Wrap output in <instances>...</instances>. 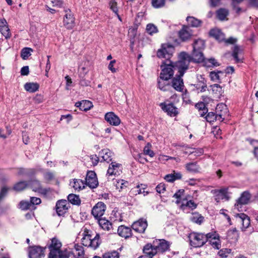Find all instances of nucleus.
<instances>
[{
    "instance_id": "obj_36",
    "label": "nucleus",
    "mask_w": 258,
    "mask_h": 258,
    "mask_svg": "<svg viewBox=\"0 0 258 258\" xmlns=\"http://www.w3.org/2000/svg\"><path fill=\"white\" fill-rule=\"evenodd\" d=\"M237 217L240 218V222L242 224V228L246 229L250 224L249 217L244 213L237 214Z\"/></svg>"
},
{
    "instance_id": "obj_58",
    "label": "nucleus",
    "mask_w": 258,
    "mask_h": 258,
    "mask_svg": "<svg viewBox=\"0 0 258 258\" xmlns=\"http://www.w3.org/2000/svg\"><path fill=\"white\" fill-rule=\"evenodd\" d=\"M72 254L71 251L68 250L67 249L59 251V253L56 254L57 258H69Z\"/></svg>"
},
{
    "instance_id": "obj_29",
    "label": "nucleus",
    "mask_w": 258,
    "mask_h": 258,
    "mask_svg": "<svg viewBox=\"0 0 258 258\" xmlns=\"http://www.w3.org/2000/svg\"><path fill=\"white\" fill-rule=\"evenodd\" d=\"M185 168L190 173H198L201 172V168L197 161L187 163L185 165Z\"/></svg>"
},
{
    "instance_id": "obj_55",
    "label": "nucleus",
    "mask_w": 258,
    "mask_h": 258,
    "mask_svg": "<svg viewBox=\"0 0 258 258\" xmlns=\"http://www.w3.org/2000/svg\"><path fill=\"white\" fill-rule=\"evenodd\" d=\"M204 217L198 214H195L191 217L190 220L197 224H201L204 221Z\"/></svg>"
},
{
    "instance_id": "obj_49",
    "label": "nucleus",
    "mask_w": 258,
    "mask_h": 258,
    "mask_svg": "<svg viewBox=\"0 0 258 258\" xmlns=\"http://www.w3.org/2000/svg\"><path fill=\"white\" fill-rule=\"evenodd\" d=\"M205 63V65L207 67H213L219 66V63L217 60L214 58H211L209 59H206L203 61Z\"/></svg>"
},
{
    "instance_id": "obj_44",
    "label": "nucleus",
    "mask_w": 258,
    "mask_h": 258,
    "mask_svg": "<svg viewBox=\"0 0 258 258\" xmlns=\"http://www.w3.org/2000/svg\"><path fill=\"white\" fill-rule=\"evenodd\" d=\"M85 182L82 179H74L73 187L75 190H80L85 188Z\"/></svg>"
},
{
    "instance_id": "obj_56",
    "label": "nucleus",
    "mask_w": 258,
    "mask_h": 258,
    "mask_svg": "<svg viewBox=\"0 0 258 258\" xmlns=\"http://www.w3.org/2000/svg\"><path fill=\"white\" fill-rule=\"evenodd\" d=\"M19 206L22 210H33L30 202L22 201L19 203Z\"/></svg>"
},
{
    "instance_id": "obj_25",
    "label": "nucleus",
    "mask_w": 258,
    "mask_h": 258,
    "mask_svg": "<svg viewBox=\"0 0 258 258\" xmlns=\"http://www.w3.org/2000/svg\"><path fill=\"white\" fill-rule=\"evenodd\" d=\"M143 252L147 258H153L157 254L152 243H148L145 244L143 248Z\"/></svg>"
},
{
    "instance_id": "obj_18",
    "label": "nucleus",
    "mask_w": 258,
    "mask_h": 258,
    "mask_svg": "<svg viewBox=\"0 0 258 258\" xmlns=\"http://www.w3.org/2000/svg\"><path fill=\"white\" fill-rule=\"evenodd\" d=\"M122 166L121 164L111 161L107 171V176L119 175L122 173Z\"/></svg>"
},
{
    "instance_id": "obj_38",
    "label": "nucleus",
    "mask_w": 258,
    "mask_h": 258,
    "mask_svg": "<svg viewBox=\"0 0 258 258\" xmlns=\"http://www.w3.org/2000/svg\"><path fill=\"white\" fill-rule=\"evenodd\" d=\"M99 226L105 230H109L112 227V223L105 218H100L98 219Z\"/></svg>"
},
{
    "instance_id": "obj_41",
    "label": "nucleus",
    "mask_w": 258,
    "mask_h": 258,
    "mask_svg": "<svg viewBox=\"0 0 258 258\" xmlns=\"http://www.w3.org/2000/svg\"><path fill=\"white\" fill-rule=\"evenodd\" d=\"M182 177V175L180 172H175L173 171V173L168 174L166 175L164 179L169 182H172L176 180L180 179Z\"/></svg>"
},
{
    "instance_id": "obj_21",
    "label": "nucleus",
    "mask_w": 258,
    "mask_h": 258,
    "mask_svg": "<svg viewBox=\"0 0 258 258\" xmlns=\"http://www.w3.org/2000/svg\"><path fill=\"white\" fill-rule=\"evenodd\" d=\"M118 235L124 239H128L132 237L133 232L132 227L121 225L117 229Z\"/></svg>"
},
{
    "instance_id": "obj_26",
    "label": "nucleus",
    "mask_w": 258,
    "mask_h": 258,
    "mask_svg": "<svg viewBox=\"0 0 258 258\" xmlns=\"http://www.w3.org/2000/svg\"><path fill=\"white\" fill-rule=\"evenodd\" d=\"M146 188L147 185L145 184H141V185H138L131 189L129 192V195L132 197L142 194L144 196H146L149 194L148 191L145 190Z\"/></svg>"
},
{
    "instance_id": "obj_15",
    "label": "nucleus",
    "mask_w": 258,
    "mask_h": 258,
    "mask_svg": "<svg viewBox=\"0 0 258 258\" xmlns=\"http://www.w3.org/2000/svg\"><path fill=\"white\" fill-rule=\"evenodd\" d=\"M106 206L102 202H99L93 207L91 214L95 219L101 218L104 214Z\"/></svg>"
},
{
    "instance_id": "obj_57",
    "label": "nucleus",
    "mask_w": 258,
    "mask_h": 258,
    "mask_svg": "<svg viewBox=\"0 0 258 258\" xmlns=\"http://www.w3.org/2000/svg\"><path fill=\"white\" fill-rule=\"evenodd\" d=\"M151 145L148 143L144 147L143 152L144 154L146 155H149L150 157H153L155 155V153L153 150H151L150 148Z\"/></svg>"
},
{
    "instance_id": "obj_43",
    "label": "nucleus",
    "mask_w": 258,
    "mask_h": 258,
    "mask_svg": "<svg viewBox=\"0 0 258 258\" xmlns=\"http://www.w3.org/2000/svg\"><path fill=\"white\" fill-rule=\"evenodd\" d=\"M192 47L194 49L203 51L205 48V42L200 38L196 39L192 44Z\"/></svg>"
},
{
    "instance_id": "obj_53",
    "label": "nucleus",
    "mask_w": 258,
    "mask_h": 258,
    "mask_svg": "<svg viewBox=\"0 0 258 258\" xmlns=\"http://www.w3.org/2000/svg\"><path fill=\"white\" fill-rule=\"evenodd\" d=\"M220 74H223V72L222 71H212L210 73V77L211 80L213 81H218L219 83H221L220 79Z\"/></svg>"
},
{
    "instance_id": "obj_48",
    "label": "nucleus",
    "mask_w": 258,
    "mask_h": 258,
    "mask_svg": "<svg viewBox=\"0 0 258 258\" xmlns=\"http://www.w3.org/2000/svg\"><path fill=\"white\" fill-rule=\"evenodd\" d=\"M115 182L116 183L114 182V184H115L116 189H118L119 190L126 187L128 184V181L123 179L116 180Z\"/></svg>"
},
{
    "instance_id": "obj_59",
    "label": "nucleus",
    "mask_w": 258,
    "mask_h": 258,
    "mask_svg": "<svg viewBox=\"0 0 258 258\" xmlns=\"http://www.w3.org/2000/svg\"><path fill=\"white\" fill-rule=\"evenodd\" d=\"M151 3L154 8H160L164 6L165 0H152Z\"/></svg>"
},
{
    "instance_id": "obj_19",
    "label": "nucleus",
    "mask_w": 258,
    "mask_h": 258,
    "mask_svg": "<svg viewBox=\"0 0 258 258\" xmlns=\"http://www.w3.org/2000/svg\"><path fill=\"white\" fill-rule=\"evenodd\" d=\"M251 198V195L248 191H243L240 195V197L237 200L235 204V208L238 210L239 208L241 207L242 205L248 204Z\"/></svg>"
},
{
    "instance_id": "obj_1",
    "label": "nucleus",
    "mask_w": 258,
    "mask_h": 258,
    "mask_svg": "<svg viewBox=\"0 0 258 258\" xmlns=\"http://www.w3.org/2000/svg\"><path fill=\"white\" fill-rule=\"evenodd\" d=\"M180 59L176 62V68H177L178 74L175 77L171 79V88L172 87L176 91L179 92H183L184 89L183 80L182 77L186 71L188 69L189 61L188 55L185 52H182L180 55Z\"/></svg>"
},
{
    "instance_id": "obj_62",
    "label": "nucleus",
    "mask_w": 258,
    "mask_h": 258,
    "mask_svg": "<svg viewBox=\"0 0 258 258\" xmlns=\"http://www.w3.org/2000/svg\"><path fill=\"white\" fill-rule=\"evenodd\" d=\"M30 202L31 206L32 207L33 209L34 210V209H36L35 205L40 204L41 202V200L39 198L31 197Z\"/></svg>"
},
{
    "instance_id": "obj_54",
    "label": "nucleus",
    "mask_w": 258,
    "mask_h": 258,
    "mask_svg": "<svg viewBox=\"0 0 258 258\" xmlns=\"http://www.w3.org/2000/svg\"><path fill=\"white\" fill-rule=\"evenodd\" d=\"M119 253L115 250L108 251L102 255V258H119Z\"/></svg>"
},
{
    "instance_id": "obj_51",
    "label": "nucleus",
    "mask_w": 258,
    "mask_h": 258,
    "mask_svg": "<svg viewBox=\"0 0 258 258\" xmlns=\"http://www.w3.org/2000/svg\"><path fill=\"white\" fill-rule=\"evenodd\" d=\"M194 86L196 90L198 91V92H205L207 88V83H206L205 82H198V83L195 84Z\"/></svg>"
},
{
    "instance_id": "obj_28",
    "label": "nucleus",
    "mask_w": 258,
    "mask_h": 258,
    "mask_svg": "<svg viewBox=\"0 0 258 258\" xmlns=\"http://www.w3.org/2000/svg\"><path fill=\"white\" fill-rule=\"evenodd\" d=\"M36 173V170L34 168H25L20 167L18 168V175L19 176H26L31 178L33 177Z\"/></svg>"
},
{
    "instance_id": "obj_60",
    "label": "nucleus",
    "mask_w": 258,
    "mask_h": 258,
    "mask_svg": "<svg viewBox=\"0 0 258 258\" xmlns=\"http://www.w3.org/2000/svg\"><path fill=\"white\" fill-rule=\"evenodd\" d=\"M239 47L238 45H235L232 50V56L236 62H240V59L238 58V53H239Z\"/></svg>"
},
{
    "instance_id": "obj_45",
    "label": "nucleus",
    "mask_w": 258,
    "mask_h": 258,
    "mask_svg": "<svg viewBox=\"0 0 258 258\" xmlns=\"http://www.w3.org/2000/svg\"><path fill=\"white\" fill-rule=\"evenodd\" d=\"M229 12L227 9L220 8L216 12L217 17L220 20H224L228 16Z\"/></svg>"
},
{
    "instance_id": "obj_24",
    "label": "nucleus",
    "mask_w": 258,
    "mask_h": 258,
    "mask_svg": "<svg viewBox=\"0 0 258 258\" xmlns=\"http://www.w3.org/2000/svg\"><path fill=\"white\" fill-rule=\"evenodd\" d=\"M113 153L108 149H104L99 153V157L102 159L101 162L105 161L109 163L112 161Z\"/></svg>"
},
{
    "instance_id": "obj_34",
    "label": "nucleus",
    "mask_w": 258,
    "mask_h": 258,
    "mask_svg": "<svg viewBox=\"0 0 258 258\" xmlns=\"http://www.w3.org/2000/svg\"><path fill=\"white\" fill-rule=\"evenodd\" d=\"M101 243V240L100 239V234L99 233H96L94 237L92 236L89 247L93 249H96L99 246Z\"/></svg>"
},
{
    "instance_id": "obj_32",
    "label": "nucleus",
    "mask_w": 258,
    "mask_h": 258,
    "mask_svg": "<svg viewBox=\"0 0 258 258\" xmlns=\"http://www.w3.org/2000/svg\"><path fill=\"white\" fill-rule=\"evenodd\" d=\"M75 106L79 108L82 111H87L93 107V105L92 102L84 100L76 102L75 103Z\"/></svg>"
},
{
    "instance_id": "obj_47",
    "label": "nucleus",
    "mask_w": 258,
    "mask_h": 258,
    "mask_svg": "<svg viewBox=\"0 0 258 258\" xmlns=\"http://www.w3.org/2000/svg\"><path fill=\"white\" fill-rule=\"evenodd\" d=\"M0 32L7 40L10 39L12 36V34L9 28L8 24L1 28L0 29Z\"/></svg>"
},
{
    "instance_id": "obj_23",
    "label": "nucleus",
    "mask_w": 258,
    "mask_h": 258,
    "mask_svg": "<svg viewBox=\"0 0 258 258\" xmlns=\"http://www.w3.org/2000/svg\"><path fill=\"white\" fill-rule=\"evenodd\" d=\"M105 120L110 124L117 126L120 123V119L119 117L113 112H109L105 114Z\"/></svg>"
},
{
    "instance_id": "obj_4",
    "label": "nucleus",
    "mask_w": 258,
    "mask_h": 258,
    "mask_svg": "<svg viewBox=\"0 0 258 258\" xmlns=\"http://www.w3.org/2000/svg\"><path fill=\"white\" fill-rule=\"evenodd\" d=\"M188 238L189 244L194 247H201L207 242L208 233L191 232L189 233Z\"/></svg>"
},
{
    "instance_id": "obj_22",
    "label": "nucleus",
    "mask_w": 258,
    "mask_h": 258,
    "mask_svg": "<svg viewBox=\"0 0 258 258\" xmlns=\"http://www.w3.org/2000/svg\"><path fill=\"white\" fill-rule=\"evenodd\" d=\"M203 51L202 50L193 49L191 53V56L186 53L189 56L188 59L189 62L192 60L193 61L198 63L203 62L205 60Z\"/></svg>"
},
{
    "instance_id": "obj_35",
    "label": "nucleus",
    "mask_w": 258,
    "mask_h": 258,
    "mask_svg": "<svg viewBox=\"0 0 258 258\" xmlns=\"http://www.w3.org/2000/svg\"><path fill=\"white\" fill-rule=\"evenodd\" d=\"M39 85L37 83L28 82L24 85L25 90L30 93H34L38 90Z\"/></svg>"
},
{
    "instance_id": "obj_3",
    "label": "nucleus",
    "mask_w": 258,
    "mask_h": 258,
    "mask_svg": "<svg viewBox=\"0 0 258 258\" xmlns=\"http://www.w3.org/2000/svg\"><path fill=\"white\" fill-rule=\"evenodd\" d=\"M216 113L213 112H208L205 116L208 122L210 123L216 120L223 121L225 119V115L227 113V108L224 104H218L216 108Z\"/></svg>"
},
{
    "instance_id": "obj_8",
    "label": "nucleus",
    "mask_w": 258,
    "mask_h": 258,
    "mask_svg": "<svg viewBox=\"0 0 258 258\" xmlns=\"http://www.w3.org/2000/svg\"><path fill=\"white\" fill-rule=\"evenodd\" d=\"M174 50V47L172 45L168 43L162 44L161 48L157 52V56L160 58L169 59Z\"/></svg>"
},
{
    "instance_id": "obj_11",
    "label": "nucleus",
    "mask_w": 258,
    "mask_h": 258,
    "mask_svg": "<svg viewBox=\"0 0 258 258\" xmlns=\"http://www.w3.org/2000/svg\"><path fill=\"white\" fill-rule=\"evenodd\" d=\"M64 12L66 14L63 20V25L68 30H72L75 26V18L69 8H64Z\"/></svg>"
},
{
    "instance_id": "obj_2",
    "label": "nucleus",
    "mask_w": 258,
    "mask_h": 258,
    "mask_svg": "<svg viewBox=\"0 0 258 258\" xmlns=\"http://www.w3.org/2000/svg\"><path fill=\"white\" fill-rule=\"evenodd\" d=\"M176 62L174 63L170 59L163 61L160 66L161 71L160 74V79L162 80H169L174 75V70H177L176 67Z\"/></svg>"
},
{
    "instance_id": "obj_10",
    "label": "nucleus",
    "mask_w": 258,
    "mask_h": 258,
    "mask_svg": "<svg viewBox=\"0 0 258 258\" xmlns=\"http://www.w3.org/2000/svg\"><path fill=\"white\" fill-rule=\"evenodd\" d=\"M61 243L56 237H53L51 239V243L48 245V248L49 249L48 258H57L56 254L59 253L61 247Z\"/></svg>"
},
{
    "instance_id": "obj_52",
    "label": "nucleus",
    "mask_w": 258,
    "mask_h": 258,
    "mask_svg": "<svg viewBox=\"0 0 258 258\" xmlns=\"http://www.w3.org/2000/svg\"><path fill=\"white\" fill-rule=\"evenodd\" d=\"M75 248L76 251H77L75 256L77 258H83L84 255L83 247L81 245L77 244L75 245Z\"/></svg>"
},
{
    "instance_id": "obj_6",
    "label": "nucleus",
    "mask_w": 258,
    "mask_h": 258,
    "mask_svg": "<svg viewBox=\"0 0 258 258\" xmlns=\"http://www.w3.org/2000/svg\"><path fill=\"white\" fill-rule=\"evenodd\" d=\"M161 109L170 117H176L179 114V110L175 105L168 100L159 104Z\"/></svg>"
},
{
    "instance_id": "obj_13",
    "label": "nucleus",
    "mask_w": 258,
    "mask_h": 258,
    "mask_svg": "<svg viewBox=\"0 0 258 258\" xmlns=\"http://www.w3.org/2000/svg\"><path fill=\"white\" fill-rule=\"evenodd\" d=\"M211 192L215 195V200L217 202H219L221 200H225L229 201L230 197L228 195V188H222L220 189H213L211 190Z\"/></svg>"
},
{
    "instance_id": "obj_61",
    "label": "nucleus",
    "mask_w": 258,
    "mask_h": 258,
    "mask_svg": "<svg viewBox=\"0 0 258 258\" xmlns=\"http://www.w3.org/2000/svg\"><path fill=\"white\" fill-rule=\"evenodd\" d=\"M243 0H232V5L233 9L235 10L236 13L239 14L241 11V9L240 7H237V5L242 2Z\"/></svg>"
},
{
    "instance_id": "obj_5",
    "label": "nucleus",
    "mask_w": 258,
    "mask_h": 258,
    "mask_svg": "<svg viewBox=\"0 0 258 258\" xmlns=\"http://www.w3.org/2000/svg\"><path fill=\"white\" fill-rule=\"evenodd\" d=\"M28 185L33 191L37 192L44 197H46L48 193L52 191V188L50 187L42 188L40 182L35 178L29 180Z\"/></svg>"
},
{
    "instance_id": "obj_64",
    "label": "nucleus",
    "mask_w": 258,
    "mask_h": 258,
    "mask_svg": "<svg viewBox=\"0 0 258 258\" xmlns=\"http://www.w3.org/2000/svg\"><path fill=\"white\" fill-rule=\"evenodd\" d=\"M110 9L115 13H118V10L117 7V3L115 0H110L109 3Z\"/></svg>"
},
{
    "instance_id": "obj_9",
    "label": "nucleus",
    "mask_w": 258,
    "mask_h": 258,
    "mask_svg": "<svg viewBox=\"0 0 258 258\" xmlns=\"http://www.w3.org/2000/svg\"><path fill=\"white\" fill-rule=\"evenodd\" d=\"M46 246L42 247L38 245L29 246L28 247L29 258H43Z\"/></svg>"
},
{
    "instance_id": "obj_20",
    "label": "nucleus",
    "mask_w": 258,
    "mask_h": 258,
    "mask_svg": "<svg viewBox=\"0 0 258 258\" xmlns=\"http://www.w3.org/2000/svg\"><path fill=\"white\" fill-rule=\"evenodd\" d=\"M209 99V98L207 96H203V101H199L194 104L195 107L198 110L201 117H204L208 112V109L205 102L207 101Z\"/></svg>"
},
{
    "instance_id": "obj_31",
    "label": "nucleus",
    "mask_w": 258,
    "mask_h": 258,
    "mask_svg": "<svg viewBox=\"0 0 258 258\" xmlns=\"http://www.w3.org/2000/svg\"><path fill=\"white\" fill-rule=\"evenodd\" d=\"M83 237L82 238V244L85 246L88 247L89 246L90 242H91V238L93 234L92 231L88 230L87 228H85L83 234Z\"/></svg>"
},
{
    "instance_id": "obj_16",
    "label": "nucleus",
    "mask_w": 258,
    "mask_h": 258,
    "mask_svg": "<svg viewBox=\"0 0 258 258\" xmlns=\"http://www.w3.org/2000/svg\"><path fill=\"white\" fill-rule=\"evenodd\" d=\"M208 238L207 242L215 249H219L221 248V240L219 234L216 232L208 233Z\"/></svg>"
},
{
    "instance_id": "obj_46",
    "label": "nucleus",
    "mask_w": 258,
    "mask_h": 258,
    "mask_svg": "<svg viewBox=\"0 0 258 258\" xmlns=\"http://www.w3.org/2000/svg\"><path fill=\"white\" fill-rule=\"evenodd\" d=\"M33 50L30 47H24L21 51V57L24 60L27 59L31 55V52Z\"/></svg>"
},
{
    "instance_id": "obj_27",
    "label": "nucleus",
    "mask_w": 258,
    "mask_h": 258,
    "mask_svg": "<svg viewBox=\"0 0 258 258\" xmlns=\"http://www.w3.org/2000/svg\"><path fill=\"white\" fill-rule=\"evenodd\" d=\"M187 26H183L178 32V37L182 42H185L190 39L192 34L188 31Z\"/></svg>"
},
{
    "instance_id": "obj_33",
    "label": "nucleus",
    "mask_w": 258,
    "mask_h": 258,
    "mask_svg": "<svg viewBox=\"0 0 258 258\" xmlns=\"http://www.w3.org/2000/svg\"><path fill=\"white\" fill-rule=\"evenodd\" d=\"M209 36L214 38L219 42L223 41L224 40V34L220 29H212L209 31Z\"/></svg>"
},
{
    "instance_id": "obj_40",
    "label": "nucleus",
    "mask_w": 258,
    "mask_h": 258,
    "mask_svg": "<svg viewBox=\"0 0 258 258\" xmlns=\"http://www.w3.org/2000/svg\"><path fill=\"white\" fill-rule=\"evenodd\" d=\"M186 21L189 26L192 27H198L201 26L202 21L194 17L188 16L186 19Z\"/></svg>"
},
{
    "instance_id": "obj_17",
    "label": "nucleus",
    "mask_w": 258,
    "mask_h": 258,
    "mask_svg": "<svg viewBox=\"0 0 258 258\" xmlns=\"http://www.w3.org/2000/svg\"><path fill=\"white\" fill-rule=\"evenodd\" d=\"M147 226V220L144 218H141L132 224V228L137 232L144 233Z\"/></svg>"
},
{
    "instance_id": "obj_63",
    "label": "nucleus",
    "mask_w": 258,
    "mask_h": 258,
    "mask_svg": "<svg viewBox=\"0 0 258 258\" xmlns=\"http://www.w3.org/2000/svg\"><path fill=\"white\" fill-rule=\"evenodd\" d=\"M184 207H187L191 210H194L197 208V205L192 200H189L187 201L185 204H182L181 205L182 208Z\"/></svg>"
},
{
    "instance_id": "obj_39",
    "label": "nucleus",
    "mask_w": 258,
    "mask_h": 258,
    "mask_svg": "<svg viewBox=\"0 0 258 258\" xmlns=\"http://www.w3.org/2000/svg\"><path fill=\"white\" fill-rule=\"evenodd\" d=\"M28 187V181L21 180L16 182L13 187V189L16 191H21Z\"/></svg>"
},
{
    "instance_id": "obj_30",
    "label": "nucleus",
    "mask_w": 258,
    "mask_h": 258,
    "mask_svg": "<svg viewBox=\"0 0 258 258\" xmlns=\"http://www.w3.org/2000/svg\"><path fill=\"white\" fill-rule=\"evenodd\" d=\"M226 237L231 242H236L239 238L238 230L235 227L229 229L227 232Z\"/></svg>"
},
{
    "instance_id": "obj_12",
    "label": "nucleus",
    "mask_w": 258,
    "mask_h": 258,
    "mask_svg": "<svg viewBox=\"0 0 258 258\" xmlns=\"http://www.w3.org/2000/svg\"><path fill=\"white\" fill-rule=\"evenodd\" d=\"M70 204L66 200H59L56 203L54 209L57 216L64 217L68 212Z\"/></svg>"
},
{
    "instance_id": "obj_37",
    "label": "nucleus",
    "mask_w": 258,
    "mask_h": 258,
    "mask_svg": "<svg viewBox=\"0 0 258 258\" xmlns=\"http://www.w3.org/2000/svg\"><path fill=\"white\" fill-rule=\"evenodd\" d=\"M168 80H162L160 79V77L157 79L158 87V88L163 91H167L171 89V84L167 82Z\"/></svg>"
},
{
    "instance_id": "obj_50",
    "label": "nucleus",
    "mask_w": 258,
    "mask_h": 258,
    "mask_svg": "<svg viewBox=\"0 0 258 258\" xmlns=\"http://www.w3.org/2000/svg\"><path fill=\"white\" fill-rule=\"evenodd\" d=\"M146 30L147 33L150 35L158 32L157 27L153 24H148L147 25Z\"/></svg>"
},
{
    "instance_id": "obj_14",
    "label": "nucleus",
    "mask_w": 258,
    "mask_h": 258,
    "mask_svg": "<svg viewBox=\"0 0 258 258\" xmlns=\"http://www.w3.org/2000/svg\"><path fill=\"white\" fill-rule=\"evenodd\" d=\"M85 184L91 188H95L98 185V181L96 173L94 171H88L85 178Z\"/></svg>"
},
{
    "instance_id": "obj_42",
    "label": "nucleus",
    "mask_w": 258,
    "mask_h": 258,
    "mask_svg": "<svg viewBox=\"0 0 258 258\" xmlns=\"http://www.w3.org/2000/svg\"><path fill=\"white\" fill-rule=\"evenodd\" d=\"M68 202L74 205L79 206L81 204V201L78 195L71 194L68 196Z\"/></svg>"
},
{
    "instance_id": "obj_7",
    "label": "nucleus",
    "mask_w": 258,
    "mask_h": 258,
    "mask_svg": "<svg viewBox=\"0 0 258 258\" xmlns=\"http://www.w3.org/2000/svg\"><path fill=\"white\" fill-rule=\"evenodd\" d=\"M153 247L157 251V254H163L170 250V244L169 241L164 239H155L153 241Z\"/></svg>"
}]
</instances>
